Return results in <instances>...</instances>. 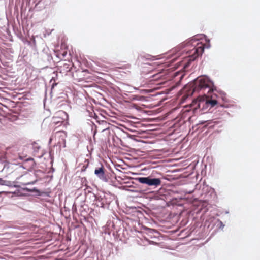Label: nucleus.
Here are the masks:
<instances>
[{"mask_svg":"<svg viewBox=\"0 0 260 260\" xmlns=\"http://www.w3.org/2000/svg\"><path fill=\"white\" fill-rule=\"evenodd\" d=\"M69 66V65L68 64H67V63H64L63 64V67L67 69V71H69L70 70V69Z\"/></svg>","mask_w":260,"mask_h":260,"instance_id":"nucleus-11","label":"nucleus"},{"mask_svg":"<svg viewBox=\"0 0 260 260\" xmlns=\"http://www.w3.org/2000/svg\"><path fill=\"white\" fill-rule=\"evenodd\" d=\"M67 51L66 50H63L59 51L57 52L56 56L58 57H59L61 59H62L64 57H65V56L67 55Z\"/></svg>","mask_w":260,"mask_h":260,"instance_id":"nucleus-7","label":"nucleus"},{"mask_svg":"<svg viewBox=\"0 0 260 260\" xmlns=\"http://www.w3.org/2000/svg\"><path fill=\"white\" fill-rule=\"evenodd\" d=\"M32 146V148L36 152H37L38 151V150H39L40 147L39 146V145L35 142H34L32 144H31Z\"/></svg>","mask_w":260,"mask_h":260,"instance_id":"nucleus-9","label":"nucleus"},{"mask_svg":"<svg viewBox=\"0 0 260 260\" xmlns=\"http://www.w3.org/2000/svg\"><path fill=\"white\" fill-rule=\"evenodd\" d=\"M68 115L67 113L63 111H59L57 112L55 115L53 117V122L55 124H62L67 118Z\"/></svg>","mask_w":260,"mask_h":260,"instance_id":"nucleus-5","label":"nucleus"},{"mask_svg":"<svg viewBox=\"0 0 260 260\" xmlns=\"http://www.w3.org/2000/svg\"><path fill=\"white\" fill-rule=\"evenodd\" d=\"M5 184V181L3 180L2 179L0 178V185H4Z\"/></svg>","mask_w":260,"mask_h":260,"instance_id":"nucleus-12","label":"nucleus"},{"mask_svg":"<svg viewBox=\"0 0 260 260\" xmlns=\"http://www.w3.org/2000/svg\"><path fill=\"white\" fill-rule=\"evenodd\" d=\"M6 159V152L0 150V160L4 161Z\"/></svg>","mask_w":260,"mask_h":260,"instance_id":"nucleus-8","label":"nucleus"},{"mask_svg":"<svg viewBox=\"0 0 260 260\" xmlns=\"http://www.w3.org/2000/svg\"><path fill=\"white\" fill-rule=\"evenodd\" d=\"M18 157L21 160H28L29 159L27 158V154L26 153H22V154L20 153H18Z\"/></svg>","mask_w":260,"mask_h":260,"instance_id":"nucleus-10","label":"nucleus"},{"mask_svg":"<svg viewBox=\"0 0 260 260\" xmlns=\"http://www.w3.org/2000/svg\"><path fill=\"white\" fill-rule=\"evenodd\" d=\"M139 182L146 184L149 186H157L160 185L161 180L159 178H150V177H139L137 178Z\"/></svg>","mask_w":260,"mask_h":260,"instance_id":"nucleus-3","label":"nucleus"},{"mask_svg":"<svg viewBox=\"0 0 260 260\" xmlns=\"http://www.w3.org/2000/svg\"><path fill=\"white\" fill-rule=\"evenodd\" d=\"M204 50V45L201 42H198L196 44L195 46L192 49L190 50L192 52V59H194L199 55H201Z\"/></svg>","mask_w":260,"mask_h":260,"instance_id":"nucleus-4","label":"nucleus"},{"mask_svg":"<svg viewBox=\"0 0 260 260\" xmlns=\"http://www.w3.org/2000/svg\"><path fill=\"white\" fill-rule=\"evenodd\" d=\"M196 42V41L194 40H191L188 43V44H193L194 42Z\"/></svg>","mask_w":260,"mask_h":260,"instance_id":"nucleus-13","label":"nucleus"},{"mask_svg":"<svg viewBox=\"0 0 260 260\" xmlns=\"http://www.w3.org/2000/svg\"><path fill=\"white\" fill-rule=\"evenodd\" d=\"M213 84L208 78L201 77L198 78L194 83L193 92L203 91L204 95L199 96L192 101L190 106L194 110L204 109L205 106L207 108H212L217 104L216 94H212L213 92Z\"/></svg>","mask_w":260,"mask_h":260,"instance_id":"nucleus-1","label":"nucleus"},{"mask_svg":"<svg viewBox=\"0 0 260 260\" xmlns=\"http://www.w3.org/2000/svg\"><path fill=\"white\" fill-rule=\"evenodd\" d=\"M95 174L102 180L107 181V179L105 174V169L103 165L96 168L94 171Z\"/></svg>","mask_w":260,"mask_h":260,"instance_id":"nucleus-6","label":"nucleus"},{"mask_svg":"<svg viewBox=\"0 0 260 260\" xmlns=\"http://www.w3.org/2000/svg\"><path fill=\"white\" fill-rule=\"evenodd\" d=\"M67 134L63 131H58L54 133L50 138L49 142L54 141L59 147H66V138Z\"/></svg>","mask_w":260,"mask_h":260,"instance_id":"nucleus-2","label":"nucleus"}]
</instances>
